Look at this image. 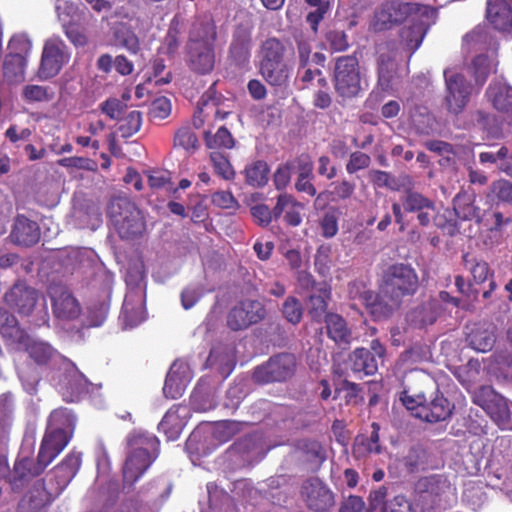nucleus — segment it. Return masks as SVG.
I'll return each mask as SVG.
<instances>
[{"instance_id":"obj_1","label":"nucleus","mask_w":512,"mask_h":512,"mask_svg":"<svg viewBox=\"0 0 512 512\" xmlns=\"http://www.w3.org/2000/svg\"><path fill=\"white\" fill-rule=\"evenodd\" d=\"M419 289V277L415 269L406 263L389 265L382 273L379 292L366 291L362 298L376 320L388 319L402 305L405 297H413Z\"/></svg>"},{"instance_id":"obj_2","label":"nucleus","mask_w":512,"mask_h":512,"mask_svg":"<svg viewBox=\"0 0 512 512\" xmlns=\"http://www.w3.org/2000/svg\"><path fill=\"white\" fill-rule=\"evenodd\" d=\"M285 45L276 37L262 42L259 50V73L271 86L283 87L289 82L291 69L285 62Z\"/></svg>"},{"instance_id":"obj_3","label":"nucleus","mask_w":512,"mask_h":512,"mask_svg":"<svg viewBox=\"0 0 512 512\" xmlns=\"http://www.w3.org/2000/svg\"><path fill=\"white\" fill-rule=\"evenodd\" d=\"M107 214L122 239H135L145 231L144 217L128 197H113L108 204Z\"/></svg>"},{"instance_id":"obj_4","label":"nucleus","mask_w":512,"mask_h":512,"mask_svg":"<svg viewBox=\"0 0 512 512\" xmlns=\"http://www.w3.org/2000/svg\"><path fill=\"white\" fill-rule=\"evenodd\" d=\"M128 445L131 450L123 467V478L125 483L133 485L155 459L150 451L156 449L158 440L154 436L133 434L128 438Z\"/></svg>"},{"instance_id":"obj_5","label":"nucleus","mask_w":512,"mask_h":512,"mask_svg":"<svg viewBox=\"0 0 512 512\" xmlns=\"http://www.w3.org/2000/svg\"><path fill=\"white\" fill-rule=\"evenodd\" d=\"M435 14V8L417 3H404L397 0L383 3L374 14L373 29L384 31L401 24L406 19H416L417 16H430Z\"/></svg>"},{"instance_id":"obj_6","label":"nucleus","mask_w":512,"mask_h":512,"mask_svg":"<svg viewBox=\"0 0 512 512\" xmlns=\"http://www.w3.org/2000/svg\"><path fill=\"white\" fill-rule=\"evenodd\" d=\"M332 76L335 92L342 98L356 97L362 90L361 67L354 55L337 57Z\"/></svg>"},{"instance_id":"obj_7","label":"nucleus","mask_w":512,"mask_h":512,"mask_svg":"<svg viewBox=\"0 0 512 512\" xmlns=\"http://www.w3.org/2000/svg\"><path fill=\"white\" fill-rule=\"evenodd\" d=\"M443 74L445 90L442 107L447 114L458 116L465 110L470 101L473 85L463 74L452 69H445Z\"/></svg>"},{"instance_id":"obj_8","label":"nucleus","mask_w":512,"mask_h":512,"mask_svg":"<svg viewBox=\"0 0 512 512\" xmlns=\"http://www.w3.org/2000/svg\"><path fill=\"white\" fill-rule=\"evenodd\" d=\"M377 85L382 91H394L399 83L398 46L395 41H383L376 45Z\"/></svg>"},{"instance_id":"obj_9","label":"nucleus","mask_w":512,"mask_h":512,"mask_svg":"<svg viewBox=\"0 0 512 512\" xmlns=\"http://www.w3.org/2000/svg\"><path fill=\"white\" fill-rule=\"evenodd\" d=\"M297 365L294 354L278 353L254 369L253 380L259 384L285 382L294 376Z\"/></svg>"},{"instance_id":"obj_10","label":"nucleus","mask_w":512,"mask_h":512,"mask_svg":"<svg viewBox=\"0 0 512 512\" xmlns=\"http://www.w3.org/2000/svg\"><path fill=\"white\" fill-rule=\"evenodd\" d=\"M70 57L68 46L59 36L48 38L44 42L37 77L45 81L57 76L69 63Z\"/></svg>"},{"instance_id":"obj_11","label":"nucleus","mask_w":512,"mask_h":512,"mask_svg":"<svg viewBox=\"0 0 512 512\" xmlns=\"http://www.w3.org/2000/svg\"><path fill=\"white\" fill-rule=\"evenodd\" d=\"M425 389V403L419 408L417 418L429 423H437L448 419L453 410L449 400L439 391L437 383L428 377L421 380Z\"/></svg>"},{"instance_id":"obj_12","label":"nucleus","mask_w":512,"mask_h":512,"mask_svg":"<svg viewBox=\"0 0 512 512\" xmlns=\"http://www.w3.org/2000/svg\"><path fill=\"white\" fill-rule=\"evenodd\" d=\"M473 402L482 407L502 429H512L511 412L507 400L491 386H481L473 393Z\"/></svg>"},{"instance_id":"obj_13","label":"nucleus","mask_w":512,"mask_h":512,"mask_svg":"<svg viewBox=\"0 0 512 512\" xmlns=\"http://www.w3.org/2000/svg\"><path fill=\"white\" fill-rule=\"evenodd\" d=\"M266 309L258 300H243L235 304L228 312L227 326L232 331H241L259 323L266 317Z\"/></svg>"},{"instance_id":"obj_14","label":"nucleus","mask_w":512,"mask_h":512,"mask_svg":"<svg viewBox=\"0 0 512 512\" xmlns=\"http://www.w3.org/2000/svg\"><path fill=\"white\" fill-rule=\"evenodd\" d=\"M301 496L307 507L315 512H325L335 503L332 491L318 478L303 482Z\"/></svg>"},{"instance_id":"obj_15","label":"nucleus","mask_w":512,"mask_h":512,"mask_svg":"<svg viewBox=\"0 0 512 512\" xmlns=\"http://www.w3.org/2000/svg\"><path fill=\"white\" fill-rule=\"evenodd\" d=\"M39 298L38 291L25 282H15L3 295L4 303L21 315H30Z\"/></svg>"},{"instance_id":"obj_16","label":"nucleus","mask_w":512,"mask_h":512,"mask_svg":"<svg viewBox=\"0 0 512 512\" xmlns=\"http://www.w3.org/2000/svg\"><path fill=\"white\" fill-rule=\"evenodd\" d=\"M443 312L441 301L428 298L410 308L405 315V322L411 329H425L433 325Z\"/></svg>"},{"instance_id":"obj_17","label":"nucleus","mask_w":512,"mask_h":512,"mask_svg":"<svg viewBox=\"0 0 512 512\" xmlns=\"http://www.w3.org/2000/svg\"><path fill=\"white\" fill-rule=\"evenodd\" d=\"M47 466L38 455L36 460L29 457L18 458L8 477L12 490H22L33 478L42 474Z\"/></svg>"},{"instance_id":"obj_18","label":"nucleus","mask_w":512,"mask_h":512,"mask_svg":"<svg viewBox=\"0 0 512 512\" xmlns=\"http://www.w3.org/2000/svg\"><path fill=\"white\" fill-rule=\"evenodd\" d=\"M48 294L52 300L53 313L57 318L71 320L79 316V303L66 286L53 283L48 288Z\"/></svg>"},{"instance_id":"obj_19","label":"nucleus","mask_w":512,"mask_h":512,"mask_svg":"<svg viewBox=\"0 0 512 512\" xmlns=\"http://www.w3.org/2000/svg\"><path fill=\"white\" fill-rule=\"evenodd\" d=\"M251 45V27L244 24H238L229 46V61L238 68H244L247 66L251 57Z\"/></svg>"},{"instance_id":"obj_20","label":"nucleus","mask_w":512,"mask_h":512,"mask_svg":"<svg viewBox=\"0 0 512 512\" xmlns=\"http://www.w3.org/2000/svg\"><path fill=\"white\" fill-rule=\"evenodd\" d=\"M41 237V230L36 221L24 215L14 218L9 234V240L14 245L29 248L36 245Z\"/></svg>"},{"instance_id":"obj_21","label":"nucleus","mask_w":512,"mask_h":512,"mask_svg":"<svg viewBox=\"0 0 512 512\" xmlns=\"http://www.w3.org/2000/svg\"><path fill=\"white\" fill-rule=\"evenodd\" d=\"M437 9L435 14L430 16H417L412 20L413 24L401 30L400 37L404 47L409 51L410 56L420 47L428 29L437 19Z\"/></svg>"},{"instance_id":"obj_22","label":"nucleus","mask_w":512,"mask_h":512,"mask_svg":"<svg viewBox=\"0 0 512 512\" xmlns=\"http://www.w3.org/2000/svg\"><path fill=\"white\" fill-rule=\"evenodd\" d=\"M486 18L494 29L512 31V0H487Z\"/></svg>"},{"instance_id":"obj_23","label":"nucleus","mask_w":512,"mask_h":512,"mask_svg":"<svg viewBox=\"0 0 512 512\" xmlns=\"http://www.w3.org/2000/svg\"><path fill=\"white\" fill-rule=\"evenodd\" d=\"M52 501V495L45 488L44 481H37L20 500L18 512H45Z\"/></svg>"},{"instance_id":"obj_24","label":"nucleus","mask_w":512,"mask_h":512,"mask_svg":"<svg viewBox=\"0 0 512 512\" xmlns=\"http://www.w3.org/2000/svg\"><path fill=\"white\" fill-rule=\"evenodd\" d=\"M324 322L327 336L338 348L347 350L352 343L353 334L346 320L337 313H329L325 315Z\"/></svg>"},{"instance_id":"obj_25","label":"nucleus","mask_w":512,"mask_h":512,"mask_svg":"<svg viewBox=\"0 0 512 512\" xmlns=\"http://www.w3.org/2000/svg\"><path fill=\"white\" fill-rule=\"evenodd\" d=\"M187 63L199 74L210 73L215 65L214 45H187Z\"/></svg>"},{"instance_id":"obj_26","label":"nucleus","mask_w":512,"mask_h":512,"mask_svg":"<svg viewBox=\"0 0 512 512\" xmlns=\"http://www.w3.org/2000/svg\"><path fill=\"white\" fill-rule=\"evenodd\" d=\"M485 97L499 113L512 114V86L501 80H493L485 91Z\"/></svg>"},{"instance_id":"obj_27","label":"nucleus","mask_w":512,"mask_h":512,"mask_svg":"<svg viewBox=\"0 0 512 512\" xmlns=\"http://www.w3.org/2000/svg\"><path fill=\"white\" fill-rule=\"evenodd\" d=\"M189 416V409L183 405L171 407L159 423V430L162 431L169 440H175L179 437Z\"/></svg>"},{"instance_id":"obj_28","label":"nucleus","mask_w":512,"mask_h":512,"mask_svg":"<svg viewBox=\"0 0 512 512\" xmlns=\"http://www.w3.org/2000/svg\"><path fill=\"white\" fill-rule=\"evenodd\" d=\"M70 439L66 433H57L46 428L38 452L39 458L49 465L64 450Z\"/></svg>"},{"instance_id":"obj_29","label":"nucleus","mask_w":512,"mask_h":512,"mask_svg":"<svg viewBox=\"0 0 512 512\" xmlns=\"http://www.w3.org/2000/svg\"><path fill=\"white\" fill-rule=\"evenodd\" d=\"M0 335L9 346L16 349L25 343L28 334L19 326L17 318L3 307H0Z\"/></svg>"},{"instance_id":"obj_30","label":"nucleus","mask_w":512,"mask_h":512,"mask_svg":"<svg viewBox=\"0 0 512 512\" xmlns=\"http://www.w3.org/2000/svg\"><path fill=\"white\" fill-rule=\"evenodd\" d=\"M464 44L472 51H485L484 54H497L499 44L486 27L477 26L466 34Z\"/></svg>"},{"instance_id":"obj_31","label":"nucleus","mask_w":512,"mask_h":512,"mask_svg":"<svg viewBox=\"0 0 512 512\" xmlns=\"http://www.w3.org/2000/svg\"><path fill=\"white\" fill-rule=\"evenodd\" d=\"M81 465V454L69 453L64 460L52 470L58 492H61L75 477Z\"/></svg>"},{"instance_id":"obj_32","label":"nucleus","mask_w":512,"mask_h":512,"mask_svg":"<svg viewBox=\"0 0 512 512\" xmlns=\"http://www.w3.org/2000/svg\"><path fill=\"white\" fill-rule=\"evenodd\" d=\"M498 65L497 54L480 53L475 56L469 65V73L474 78L475 84L482 87L490 73L496 72Z\"/></svg>"},{"instance_id":"obj_33","label":"nucleus","mask_w":512,"mask_h":512,"mask_svg":"<svg viewBox=\"0 0 512 512\" xmlns=\"http://www.w3.org/2000/svg\"><path fill=\"white\" fill-rule=\"evenodd\" d=\"M216 27L210 18L196 19L189 32L187 45H214Z\"/></svg>"},{"instance_id":"obj_34","label":"nucleus","mask_w":512,"mask_h":512,"mask_svg":"<svg viewBox=\"0 0 512 512\" xmlns=\"http://www.w3.org/2000/svg\"><path fill=\"white\" fill-rule=\"evenodd\" d=\"M379 363L366 348H356L348 356V365L354 373L374 375L378 371Z\"/></svg>"},{"instance_id":"obj_35","label":"nucleus","mask_w":512,"mask_h":512,"mask_svg":"<svg viewBox=\"0 0 512 512\" xmlns=\"http://www.w3.org/2000/svg\"><path fill=\"white\" fill-rule=\"evenodd\" d=\"M475 194L468 191H460L453 198V210L455 216L461 220H480V208L474 205Z\"/></svg>"},{"instance_id":"obj_36","label":"nucleus","mask_w":512,"mask_h":512,"mask_svg":"<svg viewBox=\"0 0 512 512\" xmlns=\"http://www.w3.org/2000/svg\"><path fill=\"white\" fill-rule=\"evenodd\" d=\"M24 342L20 343L16 349L26 351L38 365L48 364L56 354V351L48 343L31 339L29 335Z\"/></svg>"},{"instance_id":"obj_37","label":"nucleus","mask_w":512,"mask_h":512,"mask_svg":"<svg viewBox=\"0 0 512 512\" xmlns=\"http://www.w3.org/2000/svg\"><path fill=\"white\" fill-rule=\"evenodd\" d=\"M371 434L369 437L358 435L353 443L352 452L357 458L366 456L369 453L379 454L381 446L379 444L380 425L376 422L371 424Z\"/></svg>"},{"instance_id":"obj_38","label":"nucleus","mask_w":512,"mask_h":512,"mask_svg":"<svg viewBox=\"0 0 512 512\" xmlns=\"http://www.w3.org/2000/svg\"><path fill=\"white\" fill-rule=\"evenodd\" d=\"M75 421V416L68 409H55L48 418L47 429L57 433H66L69 438H72Z\"/></svg>"},{"instance_id":"obj_39","label":"nucleus","mask_w":512,"mask_h":512,"mask_svg":"<svg viewBox=\"0 0 512 512\" xmlns=\"http://www.w3.org/2000/svg\"><path fill=\"white\" fill-rule=\"evenodd\" d=\"M319 294H311L308 301V314L314 321L320 322L322 319L325 320V315L328 308V300L330 298V291L325 287L317 289Z\"/></svg>"},{"instance_id":"obj_40","label":"nucleus","mask_w":512,"mask_h":512,"mask_svg":"<svg viewBox=\"0 0 512 512\" xmlns=\"http://www.w3.org/2000/svg\"><path fill=\"white\" fill-rule=\"evenodd\" d=\"M270 172L268 164L263 160H257L247 165L245 173V181L248 185L259 188L268 182V174Z\"/></svg>"},{"instance_id":"obj_41","label":"nucleus","mask_w":512,"mask_h":512,"mask_svg":"<svg viewBox=\"0 0 512 512\" xmlns=\"http://www.w3.org/2000/svg\"><path fill=\"white\" fill-rule=\"evenodd\" d=\"M134 299L131 294L125 296L120 318L123 320L125 328H132L143 320L142 298H137V306L133 304Z\"/></svg>"},{"instance_id":"obj_42","label":"nucleus","mask_w":512,"mask_h":512,"mask_svg":"<svg viewBox=\"0 0 512 512\" xmlns=\"http://www.w3.org/2000/svg\"><path fill=\"white\" fill-rule=\"evenodd\" d=\"M191 405L195 411L206 412L217 406L214 393L202 385H198L191 395Z\"/></svg>"},{"instance_id":"obj_43","label":"nucleus","mask_w":512,"mask_h":512,"mask_svg":"<svg viewBox=\"0 0 512 512\" xmlns=\"http://www.w3.org/2000/svg\"><path fill=\"white\" fill-rule=\"evenodd\" d=\"M299 448L305 455L306 460L319 468L327 459V451L324 446L316 440H304Z\"/></svg>"},{"instance_id":"obj_44","label":"nucleus","mask_w":512,"mask_h":512,"mask_svg":"<svg viewBox=\"0 0 512 512\" xmlns=\"http://www.w3.org/2000/svg\"><path fill=\"white\" fill-rule=\"evenodd\" d=\"M305 3L315 10L309 12L306 16V22L309 24L314 34L318 32V26L330 10L331 0H304Z\"/></svg>"},{"instance_id":"obj_45","label":"nucleus","mask_w":512,"mask_h":512,"mask_svg":"<svg viewBox=\"0 0 512 512\" xmlns=\"http://www.w3.org/2000/svg\"><path fill=\"white\" fill-rule=\"evenodd\" d=\"M176 364L174 363L165 380V384L163 387V393L166 398L177 399L180 397L185 389L184 380L180 377V375L175 370Z\"/></svg>"},{"instance_id":"obj_46","label":"nucleus","mask_w":512,"mask_h":512,"mask_svg":"<svg viewBox=\"0 0 512 512\" xmlns=\"http://www.w3.org/2000/svg\"><path fill=\"white\" fill-rule=\"evenodd\" d=\"M467 341L474 350L488 352L494 346L495 336L491 331L478 329L468 335Z\"/></svg>"},{"instance_id":"obj_47","label":"nucleus","mask_w":512,"mask_h":512,"mask_svg":"<svg viewBox=\"0 0 512 512\" xmlns=\"http://www.w3.org/2000/svg\"><path fill=\"white\" fill-rule=\"evenodd\" d=\"M207 363L210 366H218V370L220 374L226 378L232 372L235 363L231 357V355L227 351H218L216 349L211 350Z\"/></svg>"},{"instance_id":"obj_48","label":"nucleus","mask_w":512,"mask_h":512,"mask_svg":"<svg viewBox=\"0 0 512 512\" xmlns=\"http://www.w3.org/2000/svg\"><path fill=\"white\" fill-rule=\"evenodd\" d=\"M205 143L210 149L214 148H228L234 147L235 142L230 131L222 126L220 127L215 135H211L209 131L204 133Z\"/></svg>"},{"instance_id":"obj_49","label":"nucleus","mask_w":512,"mask_h":512,"mask_svg":"<svg viewBox=\"0 0 512 512\" xmlns=\"http://www.w3.org/2000/svg\"><path fill=\"white\" fill-rule=\"evenodd\" d=\"M144 272L139 266L131 267L126 274V283L130 287L131 298H142L145 293Z\"/></svg>"},{"instance_id":"obj_50","label":"nucleus","mask_w":512,"mask_h":512,"mask_svg":"<svg viewBox=\"0 0 512 512\" xmlns=\"http://www.w3.org/2000/svg\"><path fill=\"white\" fill-rule=\"evenodd\" d=\"M22 97L27 102H47L53 99L54 92L48 86L26 85L22 89Z\"/></svg>"},{"instance_id":"obj_51","label":"nucleus","mask_w":512,"mask_h":512,"mask_svg":"<svg viewBox=\"0 0 512 512\" xmlns=\"http://www.w3.org/2000/svg\"><path fill=\"white\" fill-rule=\"evenodd\" d=\"M118 130L123 138H129L136 134L142 124V114L139 111L133 110L129 112L124 118H121Z\"/></svg>"},{"instance_id":"obj_52","label":"nucleus","mask_w":512,"mask_h":512,"mask_svg":"<svg viewBox=\"0 0 512 512\" xmlns=\"http://www.w3.org/2000/svg\"><path fill=\"white\" fill-rule=\"evenodd\" d=\"M413 126L419 134L429 135L434 130L435 119L425 109H416L411 115Z\"/></svg>"},{"instance_id":"obj_53","label":"nucleus","mask_w":512,"mask_h":512,"mask_svg":"<svg viewBox=\"0 0 512 512\" xmlns=\"http://www.w3.org/2000/svg\"><path fill=\"white\" fill-rule=\"evenodd\" d=\"M401 202L404 210H415L432 208L433 201L419 192L406 190L401 196Z\"/></svg>"},{"instance_id":"obj_54","label":"nucleus","mask_w":512,"mask_h":512,"mask_svg":"<svg viewBox=\"0 0 512 512\" xmlns=\"http://www.w3.org/2000/svg\"><path fill=\"white\" fill-rule=\"evenodd\" d=\"M210 161L213 165L216 174L221 176L225 180H231L235 176V171L230 164V161L226 155L221 152L213 151L210 154Z\"/></svg>"},{"instance_id":"obj_55","label":"nucleus","mask_w":512,"mask_h":512,"mask_svg":"<svg viewBox=\"0 0 512 512\" xmlns=\"http://www.w3.org/2000/svg\"><path fill=\"white\" fill-rule=\"evenodd\" d=\"M243 427L242 422L233 420H224L216 424L214 429V436L221 442L230 440L233 436L241 432Z\"/></svg>"},{"instance_id":"obj_56","label":"nucleus","mask_w":512,"mask_h":512,"mask_svg":"<svg viewBox=\"0 0 512 512\" xmlns=\"http://www.w3.org/2000/svg\"><path fill=\"white\" fill-rule=\"evenodd\" d=\"M114 36L117 44L136 54L139 50V40L134 32L124 26L115 28Z\"/></svg>"},{"instance_id":"obj_57","label":"nucleus","mask_w":512,"mask_h":512,"mask_svg":"<svg viewBox=\"0 0 512 512\" xmlns=\"http://www.w3.org/2000/svg\"><path fill=\"white\" fill-rule=\"evenodd\" d=\"M26 65L25 58L20 54H11L6 57L3 70L4 75L8 78H18L24 74Z\"/></svg>"},{"instance_id":"obj_58","label":"nucleus","mask_w":512,"mask_h":512,"mask_svg":"<svg viewBox=\"0 0 512 512\" xmlns=\"http://www.w3.org/2000/svg\"><path fill=\"white\" fill-rule=\"evenodd\" d=\"M174 146L194 151L198 148V138L189 127H181L174 135Z\"/></svg>"},{"instance_id":"obj_59","label":"nucleus","mask_w":512,"mask_h":512,"mask_svg":"<svg viewBox=\"0 0 512 512\" xmlns=\"http://www.w3.org/2000/svg\"><path fill=\"white\" fill-rule=\"evenodd\" d=\"M411 391L404 390L401 393L400 400L402 404L410 411H412V414L417 417V414L419 412V408H421V405L425 403V389L419 390V391Z\"/></svg>"},{"instance_id":"obj_60","label":"nucleus","mask_w":512,"mask_h":512,"mask_svg":"<svg viewBox=\"0 0 512 512\" xmlns=\"http://www.w3.org/2000/svg\"><path fill=\"white\" fill-rule=\"evenodd\" d=\"M282 313L288 322L298 324L301 321L303 314L300 301L293 296H289L283 303Z\"/></svg>"},{"instance_id":"obj_61","label":"nucleus","mask_w":512,"mask_h":512,"mask_svg":"<svg viewBox=\"0 0 512 512\" xmlns=\"http://www.w3.org/2000/svg\"><path fill=\"white\" fill-rule=\"evenodd\" d=\"M490 195L500 202L512 203V183L505 179L494 181L489 186Z\"/></svg>"},{"instance_id":"obj_62","label":"nucleus","mask_w":512,"mask_h":512,"mask_svg":"<svg viewBox=\"0 0 512 512\" xmlns=\"http://www.w3.org/2000/svg\"><path fill=\"white\" fill-rule=\"evenodd\" d=\"M127 105L118 98H108L100 104V110L112 120H120Z\"/></svg>"},{"instance_id":"obj_63","label":"nucleus","mask_w":512,"mask_h":512,"mask_svg":"<svg viewBox=\"0 0 512 512\" xmlns=\"http://www.w3.org/2000/svg\"><path fill=\"white\" fill-rule=\"evenodd\" d=\"M425 464V451L420 447H412L404 457V466L410 473L419 471Z\"/></svg>"},{"instance_id":"obj_64","label":"nucleus","mask_w":512,"mask_h":512,"mask_svg":"<svg viewBox=\"0 0 512 512\" xmlns=\"http://www.w3.org/2000/svg\"><path fill=\"white\" fill-rule=\"evenodd\" d=\"M171 113V103L166 97L156 98L150 105L149 116L153 121H161Z\"/></svg>"}]
</instances>
